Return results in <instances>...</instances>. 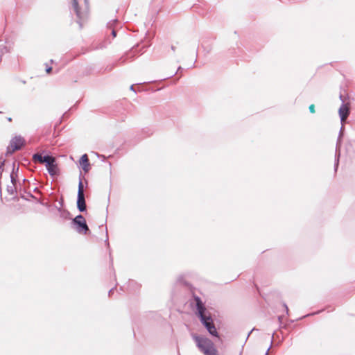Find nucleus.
Listing matches in <instances>:
<instances>
[{
	"label": "nucleus",
	"instance_id": "obj_6",
	"mask_svg": "<svg viewBox=\"0 0 355 355\" xmlns=\"http://www.w3.org/2000/svg\"><path fill=\"white\" fill-rule=\"evenodd\" d=\"M80 166L85 171V173H87L90 169V164L89 162L88 157L87 154H84L81 156L80 161Z\"/></svg>",
	"mask_w": 355,
	"mask_h": 355
},
{
	"label": "nucleus",
	"instance_id": "obj_20",
	"mask_svg": "<svg viewBox=\"0 0 355 355\" xmlns=\"http://www.w3.org/2000/svg\"><path fill=\"white\" fill-rule=\"evenodd\" d=\"M284 307H285V309H286V312H288V307H287V306H286V305H284Z\"/></svg>",
	"mask_w": 355,
	"mask_h": 355
},
{
	"label": "nucleus",
	"instance_id": "obj_12",
	"mask_svg": "<svg viewBox=\"0 0 355 355\" xmlns=\"http://www.w3.org/2000/svg\"><path fill=\"white\" fill-rule=\"evenodd\" d=\"M80 193L82 194H84V192H83V182H82L81 180H80L79 184H78V194H80Z\"/></svg>",
	"mask_w": 355,
	"mask_h": 355
},
{
	"label": "nucleus",
	"instance_id": "obj_15",
	"mask_svg": "<svg viewBox=\"0 0 355 355\" xmlns=\"http://www.w3.org/2000/svg\"><path fill=\"white\" fill-rule=\"evenodd\" d=\"M51 69H52V68H51V67H46V71L47 73H49V72L51 71Z\"/></svg>",
	"mask_w": 355,
	"mask_h": 355
},
{
	"label": "nucleus",
	"instance_id": "obj_21",
	"mask_svg": "<svg viewBox=\"0 0 355 355\" xmlns=\"http://www.w3.org/2000/svg\"><path fill=\"white\" fill-rule=\"evenodd\" d=\"M8 120L9 121H11V120H12V119H11V118H8Z\"/></svg>",
	"mask_w": 355,
	"mask_h": 355
},
{
	"label": "nucleus",
	"instance_id": "obj_17",
	"mask_svg": "<svg viewBox=\"0 0 355 355\" xmlns=\"http://www.w3.org/2000/svg\"><path fill=\"white\" fill-rule=\"evenodd\" d=\"M112 35H113L114 37L116 36V32L114 31H112Z\"/></svg>",
	"mask_w": 355,
	"mask_h": 355
},
{
	"label": "nucleus",
	"instance_id": "obj_10",
	"mask_svg": "<svg viewBox=\"0 0 355 355\" xmlns=\"http://www.w3.org/2000/svg\"><path fill=\"white\" fill-rule=\"evenodd\" d=\"M73 9L76 13V15L79 18H82L83 16H82V14L80 13V10H79V8H78V1L77 0H73Z\"/></svg>",
	"mask_w": 355,
	"mask_h": 355
},
{
	"label": "nucleus",
	"instance_id": "obj_4",
	"mask_svg": "<svg viewBox=\"0 0 355 355\" xmlns=\"http://www.w3.org/2000/svg\"><path fill=\"white\" fill-rule=\"evenodd\" d=\"M49 173L51 176L56 175L58 173V168L55 157L51 156L45 164Z\"/></svg>",
	"mask_w": 355,
	"mask_h": 355
},
{
	"label": "nucleus",
	"instance_id": "obj_8",
	"mask_svg": "<svg viewBox=\"0 0 355 355\" xmlns=\"http://www.w3.org/2000/svg\"><path fill=\"white\" fill-rule=\"evenodd\" d=\"M339 116L340 117L341 122L343 123L347 119L349 115V108L345 104H343L339 109Z\"/></svg>",
	"mask_w": 355,
	"mask_h": 355
},
{
	"label": "nucleus",
	"instance_id": "obj_5",
	"mask_svg": "<svg viewBox=\"0 0 355 355\" xmlns=\"http://www.w3.org/2000/svg\"><path fill=\"white\" fill-rule=\"evenodd\" d=\"M24 144V139L21 137H15L10 141V147L12 150L20 149Z\"/></svg>",
	"mask_w": 355,
	"mask_h": 355
},
{
	"label": "nucleus",
	"instance_id": "obj_16",
	"mask_svg": "<svg viewBox=\"0 0 355 355\" xmlns=\"http://www.w3.org/2000/svg\"><path fill=\"white\" fill-rule=\"evenodd\" d=\"M10 178H11V181H12V182L14 184V182H15V180L14 177H13V175H10Z\"/></svg>",
	"mask_w": 355,
	"mask_h": 355
},
{
	"label": "nucleus",
	"instance_id": "obj_22",
	"mask_svg": "<svg viewBox=\"0 0 355 355\" xmlns=\"http://www.w3.org/2000/svg\"><path fill=\"white\" fill-rule=\"evenodd\" d=\"M181 69V67H178V71H180Z\"/></svg>",
	"mask_w": 355,
	"mask_h": 355
},
{
	"label": "nucleus",
	"instance_id": "obj_19",
	"mask_svg": "<svg viewBox=\"0 0 355 355\" xmlns=\"http://www.w3.org/2000/svg\"><path fill=\"white\" fill-rule=\"evenodd\" d=\"M130 89H131V90H132V91H134V86H133V85H131V86H130Z\"/></svg>",
	"mask_w": 355,
	"mask_h": 355
},
{
	"label": "nucleus",
	"instance_id": "obj_2",
	"mask_svg": "<svg viewBox=\"0 0 355 355\" xmlns=\"http://www.w3.org/2000/svg\"><path fill=\"white\" fill-rule=\"evenodd\" d=\"M192 337L197 347L204 355H218V351L211 340L197 335H193Z\"/></svg>",
	"mask_w": 355,
	"mask_h": 355
},
{
	"label": "nucleus",
	"instance_id": "obj_13",
	"mask_svg": "<svg viewBox=\"0 0 355 355\" xmlns=\"http://www.w3.org/2000/svg\"><path fill=\"white\" fill-rule=\"evenodd\" d=\"M309 110L311 113H314L315 112V107H314V105H311L309 106Z\"/></svg>",
	"mask_w": 355,
	"mask_h": 355
},
{
	"label": "nucleus",
	"instance_id": "obj_1",
	"mask_svg": "<svg viewBox=\"0 0 355 355\" xmlns=\"http://www.w3.org/2000/svg\"><path fill=\"white\" fill-rule=\"evenodd\" d=\"M195 300L196 302L198 315L200 317L202 323L207 328L211 335L218 337L217 330L213 323V320L209 313L206 310L203 303L198 297H196Z\"/></svg>",
	"mask_w": 355,
	"mask_h": 355
},
{
	"label": "nucleus",
	"instance_id": "obj_18",
	"mask_svg": "<svg viewBox=\"0 0 355 355\" xmlns=\"http://www.w3.org/2000/svg\"><path fill=\"white\" fill-rule=\"evenodd\" d=\"M85 3V5L87 6V4H88V1L87 0H84Z\"/></svg>",
	"mask_w": 355,
	"mask_h": 355
},
{
	"label": "nucleus",
	"instance_id": "obj_23",
	"mask_svg": "<svg viewBox=\"0 0 355 355\" xmlns=\"http://www.w3.org/2000/svg\"><path fill=\"white\" fill-rule=\"evenodd\" d=\"M112 292V289L110 290V294Z\"/></svg>",
	"mask_w": 355,
	"mask_h": 355
},
{
	"label": "nucleus",
	"instance_id": "obj_3",
	"mask_svg": "<svg viewBox=\"0 0 355 355\" xmlns=\"http://www.w3.org/2000/svg\"><path fill=\"white\" fill-rule=\"evenodd\" d=\"M71 223L75 227L76 230L80 234H86L89 232L86 220L82 215L77 216L73 219Z\"/></svg>",
	"mask_w": 355,
	"mask_h": 355
},
{
	"label": "nucleus",
	"instance_id": "obj_9",
	"mask_svg": "<svg viewBox=\"0 0 355 355\" xmlns=\"http://www.w3.org/2000/svg\"><path fill=\"white\" fill-rule=\"evenodd\" d=\"M51 156L49 155H46V156H42V155L40 154H35L33 156V159L35 162H38L40 163H45L48 161V159L50 158Z\"/></svg>",
	"mask_w": 355,
	"mask_h": 355
},
{
	"label": "nucleus",
	"instance_id": "obj_11",
	"mask_svg": "<svg viewBox=\"0 0 355 355\" xmlns=\"http://www.w3.org/2000/svg\"><path fill=\"white\" fill-rule=\"evenodd\" d=\"M58 211L60 212V217L67 219L69 218V212L67 210L62 209L61 207L58 208Z\"/></svg>",
	"mask_w": 355,
	"mask_h": 355
},
{
	"label": "nucleus",
	"instance_id": "obj_14",
	"mask_svg": "<svg viewBox=\"0 0 355 355\" xmlns=\"http://www.w3.org/2000/svg\"><path fill=\"white\" fill-rule=\"evenodd\" d=\"M3 166V162L0 163V177L1 176V174L3 172V168H2Z\"/></svg>",
	"mask_w": 355,
	"mask_h": 355
},
{
	"label": "nucleus",
	"instance_id": "obj_7",
	"mask_svg": "<svg viewBox=\"0 0 355 355\" xmlns=\"http://www.w3.org/2000/svg\"><path fill=\"white\" fill-rule=\"evenodd\" d=\"M77 207L80 211H84L86 210V204L84 194L81 193L78 194Z\"/></svg>",
	"mask_w": 355,
	"mask_h": 355
}]
</instances>
